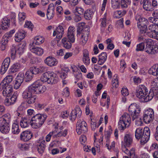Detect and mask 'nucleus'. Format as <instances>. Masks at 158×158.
<instances>
[{
	"label": "nucleus",
	"mask_w": 158,
	"mask_h": 158,
	"mask_svg": "<svg viewBox=\"0 0 158 158\" xmlns=\"http://www.w3.org/2000/svg\"><path fill=\"white\" fill-rule=\"evenodd\" d=\"M141 35L139 37L138 40L140 41H141V42H143L144 44V43H147V42L148 41V40H151L152 39H147L145 38V37L143 36L145 35V34H147L146 33V32L145 33H143V34H141L140 33Z\"/></svg>",
	"instance_id": "nucleus-43"
},
{
	"label": "nucleus",
	"mask_w": 158,
	"mask_h": 158,
	"mask_svg": "<svg viewBox=\"0 0 158 158\" xmlns=\"http://www.w3.org/2000/svg\"><path fill=\"white\" fill-rule=\"evenodd\" d=\"M56 132L55 131H54L50 132L46 137V141L48 142H49L50 140L51 137L52 136L53 137V135H55L54 134L56 133Z\"/></svg>",
	"instance_id": "nucleus-54"
},
{
	"label": "nucleus",
	"mask_w": 158,
	"mask_h": 158,
	"mask_svg": "<svg viewBox=\"0 0 158 158\" xmlns=\"http://www.w3.org/2000/svg\"><path fill=\"white\" fill-rule=\"evenodd\" d=\"M121 93L122 95L124 96H127L129 94L128 90L127 88H122L121 90Z\"/></svg>",
	"instance_id": "nucleus-64"
},
{
	"label": "nucleus",
	"mask_w": 158,
	"mask_h": 158,
	"mask_svg": "<svg viewBox=\"0 0 158 158\" xmlns=\"http://www.w3.org/2000/svg\"><path fill=\"white\" fill-rule=\"evenodd\" d=\"M67 36L68 38V40L73 43L75 41V38L74 34H67Z\"/></svg>",
	"instance_id": "nucleus-61"
},
{
	"label": "nucleus",
	"mask_w": 158,
	"mask_h": 158,
	"mask_svg": "<svg viewBox=\"0 0 158 158\" xmlns=\"http://www.w3.org/2000/svg\"><path fill=\"white\" fill-rule=\"evenodd\" d=\"M12 132L14 134H18L20 132L19 126L17 123H14L13 124L11 128Z\"/></svg>",
	"instance_id": "nucleus-40"
},
{
	"label": "nucleus",
	"mask_w": 158,
	"mask_h": 158,
	"mask_svg": "<svg viewBox=\"0 0 158 158\" xmlns=\"http://www.w3.org/2000/svg\"><path fill=\"white\" fill-rule=\"evenodd\" d=\"M40 80H38L29 87L33 94H39L44 92L46 90V87L40 84Z\"/></svg>",
	"instance_id": "nucleus-7"
},
{
	"label": "nucleus",
	"mask_w": 158,
	"mask_h": 158,
	"mask_svg": "<svg viewBox=\"0 0 158 158\" xmlns=\"http://www.w3.org/2000/svg\"><path fill=\"white\" fill-rule=\"evenodd\" d=\"M144 44L143 42H141L137 44L135 50L137 52L143 51V50H144Z\"/></svg>",
	"instance_id": "nucleus-51"
},
{
	"label": "nucleus",
	"mask_w": 158,
	"mask_h": 158,
	"mask_svg": "<svg viewBox=\"0 0 158 158\" xmlns=\"http://www.w3.org/2000/svg\"><path fill=\"white\" fill-rule=\"evenodd\" d=\"M111 3L113 8H118L120 5V0H111Z\"/></svg>",
	"instance_id": "nucleus-49"
},
{
	"label": "nucleus",
	"mask_w": 158,
	"mask_h": 158,
	"mask_svg": "<svg viewBox=\"0 0 158 158\" xmlns=\"http://www.w3.org/2000/svg\"><path fill=\"white\" fill-rule=\"evenodd\" d=\"M32 134L29 131H23L20 135V138L24 141H27L31 139L32 136Z\"/></svg>",
	"instance_id": "nucleus-15"
},
{
	"label": "nucleus",
	"mask_w": 158,
	"mask_h": 158,
	"mask_svg": "<svg viewBox=\"0 0 158 158\" xmlns=\"http://www.w3.org/2000/svg\"><path fill=\"white\" fill-rule=\"evenodd\" d=\"M151 84V88L150 90H152L154 92V93H156L158 91V78H155L152 80Z\"/></svg>",
	"instance_id": "nucleus-25"
},
{
	"label": "nucleus",
	"mask_w": 158,
	"mask_h": 158,
	"mask_svg": "<svg viewBox=\"0 0 158 158\" xmlns=\"http://www.w3.org/2000/svg\"><path fill=\"white\" fill-rule=\"evenodd\" d=\"M44 41V38L41 36H38L35 38V40L30 45H39L43 43Z\"/></svg>",
	"instance_id": "nucleus-34"
},
{
	"label": "nucleus",
	"mask_w": 158,
	"mask_h": 158,
	"mask_svg": "<svg viewBox=\"0 0 158 158\" xmlns=\"http://www.w3.org/2000/svg\"><path fill=\"white\" fill-rule=\"evenodd\" d=\"M83 61L86 65H88L90 63V59L89 57V52L87 49H85L83 51Z\"/></svg>",
	"instance_id": "nucleus-28"
},
{
	"label": "nucleus",
	"mask_w": 158,
	"mask_h": 158,
	"mask_svg": "<svg viewBox=\"0 0 158 158\" xmlns=\"http://www.w3.org/2000/svg\"><path fill=\"white\" fill-rule=\"evenodd\" d=\"M100 21L101 23V27H105L107 24V21L106 20L105 17H103L100 19Z\"/></svg>",
	"instance_id": "nucleus-60"
},
{
	"label": "nucleus",
	"mask_w": 158,
	"mask_h": 158,
	"mask_svg": "<svg viewBox=\"0 0 158 158\" xmlns=\"http://www.w3.org/2000/svg\"><path fill=\"white\" fill-rule=\"evenodd\" d=\"M126 13V11L125 10L117 11L114 13V17L119 18L125 15Z\"/></svg>",
	"instance_id": "nucleus-44"
},
{
	"label": "nucleus",
	"mask_w": 158,
	"mask_h": 158,
	"mask_svg": "<svg viewBox=\"0 0 158 158\" xmlns=\"http://www.w3.org/2000/svg\"><path fill=\"white\" fill-rule=\"evenodd\" d=\"M62 42L64 47L66 49H69L71 47L72 42L69 41L66 37H64L62 40Z\"/></svg>",
	"instance_id": "nucleus-35"
},
{
	"label": "nucleus",
	"mask_w": 158,
	"mask_h": 158,
	"mask_svg": "<svg viewBox=\"0 0 158 158\" xmlns=\"http://www.w3.org/2000/svg\"><path fill=\"white\" fill-rule=\"evenodd\" d=\"M117 75H114L112 80V85L113 87L116 88L118 86V80L117 78Z\"/></svg>",
	"instance_id": "nucleus-46"
},
{
	"label": "nucleus",
	"mask_w": 158,
	"mask_h": 158,
	"mask_svg": "<svg viewBox=\"0 0 158 158\" xmlns=\"http://www.w3.org/2000/svg\"><path fill=\"white\" fill-rule=\"evenodd\" d=\"M89 35V31H86L83 34L81 38L80 44H81L84 45L86 44L88 40Z\"/></svg>",
	"instance_id": "nucleus-32"
},
{
	"label": "nucleus",
	"mask_w": 158,
	"mask_h": 158,
	"mask_svg": "<svg viewBox=\"0 0 158 158\" xmlns=\"http://www.w3.org/2000/svg\"><path fill=\"white\" fill-rule=\"evenodd\" d=\"M87 130V125L85 121L79 120L76 126V131L77 133L79 135L82 133H85Z\"/></svg>",
	"instance_id": "nucleus-10"
},
{
	"label": "nucleus",
	"mask_w": 158,
	"mask_h": 158,
	"mask_svg": "<svg viewBox=\"0 0 158 158\" xmlns=\"http://www.w3.org/2000/svg\"><path fill=\"white\" fill-rule=\"evenodd\" d=\"M148 89L144 85H139L136 89L135 95L139 99L140 101L142 102H147L151 100L154 96V92L150 90L148 94Z\"/></svg>",
	"instance_id": "nucleus-1"
},
{
	"label": "nucleus",
	"mask_w": 158,
	"mask_h": 158,
	"mask_svg": "<svg viewBox=\"0 0 158 158\" xmlns=\"http://www.w3.org/2000/svg\"><path fill=\"white\" fill-rule=\"evenodd\" d=\"M32 94L33 93L29 86L28 89L24 91L23 93L22 97L24 99H26L32 96Z\"/></svg>",
	"instance_id": "nucleus-33"
},
{
	"label": "nucleus",
	"mask_w": 158,
	"mask_h": 158,
	"mask_svg": "<svg viewBox=\"0 0 158 158\" xmlns=\"http://www.w3.org/2000/svg\"><path fill=\"white\" fill-rule=\"evenodd\" d=\"M33 75L32 73L28 70L26 72L24 76V80L26 82H28L31 81L33 78Z\"/></svg>",
	"instance_id": "nucleus-41"
},
{
	"label": "nucleus",
	"mask_w": 158,
	"mask_h": 158,
	"mask_svg": "<svg viewBox=\"0 0 158 158\" xmlns=\"http://www.w3.org/2000/svg\"><path fill=\"white\" fill-rule=\"evenodd\" d=\"M18 148L22 150H26L28 148V146L27 144L19 143L18 145Z\"/></svg>",
	"instance_id": "nucleus-52"
},
{
	"label": "nucleus",
	"mask_w": 158,
	"mask_h": 158,
	"mask_svg": "<svg viewBox=\"0 0 158 158\" xmlns=\"http://www.w3.org/2000/svg\"><path fill=\"white\" fill-rule=\"evenodd\" d=\"M141 2L143 3V7L145 10L149 11L153 10V9H152L153 6L150 0H141Z\"/></svg>",
	"instance_id": "nucleus-22"
},
{
	"label": "nucleus",
	"mask_w": 158,
	"mask_h": 158,
	"mask_svg": "<svg viewBox=\"0 0 158 158\" xmlns=\"http://www.w3.org/2000/svg\"><path fill=\"white\" fill-rule=\"evenodd\" d=\"M21 67V65L19 63H16L14 64L10 69V72L11 73H14L19 70Z\"/></svg>",
	"instance_id": "nucleus-36"
},
{
	"label": "nucleus",
	"mask_w": 158,
	"mask_h": 158,
	"mask_svg": "<svg viewBox=\"0 0 158 158\" xmlns=\"http://www.w3.org/2000/svg\"><path fill=\"white\" fill-rule=\"evenodd\" d=\"M26 35V32L23 30H19L15 34V40L18 42H19L23 39Z\"/></svg>",
	"instance_id": "nucleus-21"
},
{
	"label": "nucleus",
	"mask_w": 158,
	"mask_h": 158,
	"mask_svg": "<svg viewBox=\"0 0 158 158\" xmlns=\"http://www.w3.org/2000/svg\"><path fill=\"white\" fill-rule=\"evenodd\" d=\"M31 117L27 116L22 118L20 122V125L22 127L26 128L31 124Z\"/></svg>",
	"instance_id": "nucleus-17"
},
{
	"label": "nucleus",
	"mask_w": 158,
	"mask_h": 158,
	"mask_svg": "<svg viewBox=\"0 0 158 158\" xmlns=\"http://www.w3.org/2000/svg\"><path fill=\"white\" fill-rule=\"evenodd\" d=\"M93 12L90 10L88 9L85 10L84 13V16L87 20H90L92 19L93 15Z\"/></svg>",
	"instance_id": "nucleus-38"
},
{
	"label": "nucleus",
	"mask_w": 158,
	"mask_h": 158,
	"mask_svg": "<svg viewBox=\"0 0 158 158\" xmlns=\"http://www.w3.org/2000/svg\"><path fill=\"white\" fill-rule=\"evenodd\" d=\"M10 63V59L6 58L4 59L1 66L0 72L2 74L4 73L7 70Z\"/></svg>",
	"instance_id": "nucleus-16"
},
{
	"label": "nucleus",
	"mask_w": 158,
	"mask_h": 158,
	"mask_svg": "<svg viewBox=\"0 0 158 158\" xmlns=\"http://www.w3.org/2000/svg\"><path fill=\"white\" fill-rule=\"evenodd\" d=\"M9 124H6L0 127V131L3 133L7 134L10 131Z\"/></svg>",
	"instance_id": "nucleus-39"
},
{
	"label": "nucleus",
	"mask_w": 158,
	"mask_h": 158,
	"mask_svg": "<svg viewBox=\"0 0 158 158\" xmlns=\"http://www.w3.org/2000/svg\"><path fill=\"white\" fill-rule=\"evenodd\" d=\"M17 97L16 94L14 93L10 98H6L4 100V103L6 105L9 106L11 105L16 102Z\"/></svg>",
	"instance_id": "nucleus-23"
},
{
	"label": "nucleus",
	"mask_w": 158,
	"mask_h": 158,
	"mask_svg": "<svg viewBox=\"0 0 158 158\" xmlns=\"http://www.w3.org/2000/svg\"><path fill=\"white\" fill-rule=\"evenodd\" d=\"M123 142V143L125 144L124 147H125V146L127 147L130 146L133 142L131 135L129 134L125 135L124 137Z\"/></svg>",
	"instance_id": "nucleus-27"
},
{
	"label": "nucleus",
	"mask_w": 158,
	"mask_h": 158,
	"mask_svg": "<svg viewBox=\"0 0 158 158\" xmlns=\"http://www.w3.org/2000/svg\"><path fill=\"white\" fill-rule=\"evenodd\" d=\"M53 11L48 10L47 13V16L48 19H51L53 17Z\"/></svg>",
	"instance_id": "nucleus-62"
},
{
	"label": "nucleus",
	"mask_w": 158,
	"mask_h": 158,
	"mask_svg": "<svg viewBox=\"0 0 158 158\" xmlns=\"http://www.w3.org/2000/svg\"><path fill=\"white\" fill-rule=\"evenodd\" d=\"M154 117V111L152 109L149 108L144 112L143 119L144 122L149 123L153 120Z\"/></svg>",
	"instance_id": "nucleus-9"
},
{
	"label": "nucleus",
	"mask_w": 158,
	"mask_h": 158,
	"mask_svg": "<svg viewBox=\"0 0 158 158\" xmlns=\"http://www.w3.org/2000/svg\"><path fill=\"white\" fill-rule=\"evenodd\" d=\"M136 19L138 21L137 26L139 30L140 33L141 34L145 33L146 31L147 24L148 22V20L145 18L141 17H139L138 19L136 17Z\"/></svg>",
	"instance_id": "nucleus-8"
},
{
	"label": "nucleus",
	"mask_w": 158,
	"mask_h": 158,
	"mask_svg": "<svg viewBox=\"0 0 158 158\" xmlns=\"http://www.w3.org/2000/svg\"><path fill=\"white\" fill-rule=\"evenodd\" d=\"M135 137L136 139H140L142 145L145 144L149 140L150 136V131L148 127H145L143 130L140 127L136 129L135 131Z\"/></svg>",
	"instance_id": "nucleus-2"
},
{
	"label": "nucleus",
	"mask_w": 158,
	"mask_h": 158,
	"mask_svg": "<svg viewBox=\"0 0 158 158\" xmlns=\"http://www.w3.org/2000/svg\"><path fill=\"white\" fill-rule=\"evenodd\" d=\"M57 36L56 38L59 39L62 37L64 34V28L63 26L59 25L56 28Z\"/></svg>",
	"instance_id": "nucleus-30"
},
{
	"label": "nucleus",
	"mask_w": 158,
	"mask_h": 158,
	"mask_svg": "<svg viewBox=\"0 0 158 158\" xmlns=\"http://www.w3.org/2000/svg\"><path fill=\"white\" fill-rule=\"evenodd\" d=\"M24 27H27L32 31L33 27V25L31 21H26L24 25Z\"/></svg>",
	"instance_id": "nucleus-55"
},
{
	"label": "nucleus",
	"mask_w": 158,
	"mask_h": 158,
	"mask_svg": "<svg viewBox=\"0 0 158 158\" xmlns=\"http://www.w3.org/2000/svg\"><path fill=\"white\" fill-rule=\"evenodd\" d=\"M19 47L18 46H13L11 50V57L12 59H14L15 57V55L16 53L19 54L20 52L19 51Z\"/></svg>",
	"instance_id": "nucleus-31"
},
{
	"label": "nucleus",
	"mask_w": 158,
	"mask_h": 158,
	"mask_svg": "<svg viewBox=\"0 0 158 158\" xmlns=\"http://www.w3.org/2000/svg\"><path fill=\"white\" fill-rule=\"evenodd\" d=\"M128 111L132 117V121L137 118L140 111V108L139 105L136 103L131 104L128 108Z\"/></svg>",
	"instance_id": "nucleus-6"
},
{
	"label": "nucleus",
	"mask_w": 158,
	"mask_h": 158,
	"mask_svg": "<svg viewBox=\"0 0 158 158\" xmlns=\"http://www.w3.org/2000/svg\"><path fill=\"white\" fill-rule=\"evenodd\" d=\"M2 117L6 124H9L11 120V116L10 114L7 113L2 115Z\"/></svg>",
	"instance_id": "nucleus-45"
},
{
	"label": "nucleus",
	"mask_w": 158,
	"mask_h": 158,
	"mask_svg": "<svg viewBox=\"0 0 158 158\" xmlns=\"http://www.w3.org/2000/svg\"><path fill=\"white\" fill-rule=\"evenodd\" d=\"M59 78L54 72L48 71L44 73L41 77L40 80L43 82H47L49 84H55L58 81Z\"/></svg>",
	"instance_id": "nucleus-3"
},
{
	"label": "nucleus",
	"mask_w": 158,
	"mask_h": 158,
	"mask_svg": "<svg viewBox=\"0 0 158 158\" xmlns=\"http://www.w3.org/2000/svg\"><path fill=\"white\" fill-rule=\"evenodd\" d=\"M29 48L32 52L38 56H41L44 53L43 48L40 47H35V45H29Z\"/></svg>",
	"instance_id": "nucleus-20"
},
{
	"label": "nucleus",
	"mask_w": 158,
	"mask_h": 158,
	"mask_svg": "<svg viewBox=\"0 0 158 158\" xmlns=\"http://www.w3.org/2000/svg\"><path fill=\"white\" fill-rule=\"evenodd\" d=\"M74 75L77 80V81L75 82V83H76L79 80L82 78V74L80 72H76Z\"/></svg>",
	"instance_id": "nucleus-57"
},
{
	"label": "nucleus",
	"mask_w": 158,
	"mask_h": 158,
	"mask_svg": "<svg viewBox=\"0 0 158 158\" xmlns=\"http://www.w3.org/2000/svg\"><path fill=\"white\" fill-rule=\"evenodd\" d=\"M154 44L155 43L152 40H148L146 43L145 48H144L145 52L149 54H152L153 47Z\"/></svg>",
	"instance_id": "nucleus-19"
},
{
	"label": "nucleus",
	"mask_w": 158,
	"mask_h": 158,
	"mask_svg": "<svg viewBox=\"0 0 158 158\" xmlns=\"http://www.w3.org/2000/svg\"><path fill=\"white\" fill-rule=\"evenodd\" d=\"M75 10V12L74 13L82 16L83 15L84 13L85 12L83 8L78 6L76 7Z\"/></svg>",
	"instance_id": "nucleus-48"
},
{
	"label": "nucleus",
	"mask_w": 158,
	"mask_h": 158,
	"mask_svg": "<svg viewBox=\"0 0 158 158\" xmlns=\"http://www.w3.org/2000/svg\"><path fill=\"white\" fill-rule=\"evenodd\" d=\"M47 117L46 115H42L40 114H37L32 117H31V125L34 128H38L44 123Z\"/></svg>",
	"instance_id": "nucleus-4"
},
{
	"label": "nucleus",
	"mask_w": 158,
	"mask_h": 158,
	"mask_svg": "<svg viewBox=\"0 0 158 158\" xmlns=\"http://www.w3.org/2000/svg\"><path fill=\"white\" fill-rule=\"evenodd\" d=\"M157 66L153 65L148 70V72L150 74L154 76H157Z\"/></svg>",
	"instance_id": "nucleus-47"
},
{
	"label": "nucleus",
	"mask_w": 158,
	"mask_h": 158,
	"mask_svg": "<svg viewBox=\"0 0 158 158\" xmlns=\"http://www.w3.org/2000/svg\"><path fill=\"white\" fill-rule=\"evenodd\" d=\"M67 133V130H65L63 132L60 131L57 134H54L53 135V138L59 137L62 136H65L66 135Z\"/></svg>",
	"instance_id": "nucleus-50"
},
{
	"label": "nucleus",
	"mask_w": 158,
	"mask_h": 158,
	"mask_svg": "<svg viewBox=\"0 0 158 158\" xmlns=\"http://www.w3.org/2000/svg\"><path fill=\"white\" fill-rule=\"evenodd\" d=\"M39 73H41L45 71L47 69L46 68L43 66H41L38 67Z\"/></svg>",
	"instance_id": "nucleus-63"
},
{
	"label": "nucleus",
	"mask_w": 158,
	"mask_h": 158,
	"mask_svg": "<svg viewBox=\"0 0 158 158\" xmlns=\"http://www.w3.org/2000/svg\"><path fill=\"white\" fill-rule=\"evenodd\" d=\"M122 151L127 155L123 156V158H137L135 154V149L134 148H132L129 150L124 146L122 148Z\"/></svg>",
	"instance_id": "nucleus-12"
},
{
	"label": "nucleus",
	"mask_w": 158,
	"mask_h": 158,
	"mask_svg": "<svg viewBox=\"0 0 158 158\" xmlns=\"http://www.w3.org/2000/svg\"><path fill=\"white\" fill-rule=\"evenodd\" d=\"M131 119L129 114L124 113L120 118L118 122V128L121 131H123L128 127L131 123Z\"/></svg>",
	"instance_id": "nucleus-5"
},
{
	"label": "nucleus",
	"mask_w": 158,
	"mask_h": 158,
	"mask_svg": "<svg viewBox=\"0 0 158 158\" xmlns=\"http://www.w3.org/2000/svg\"><path fill=\"white\" fill-rule=\"evenodd\" d=\"M45 63L49 66H54L58 64L57 60L54 57L49 56L48 57L44 60Z\"/></svg>",
	"instance_id": "nucleus-18"
},
{
	"label": "nucleus",
	"mask_w": 158,
	"mask_h": 158,
	"mask_svg": "<svg viewBox=\"0 0 158 158\" xmlns=\"http://www.w3.org/2000/svg\"><path fill=\"white\" fill-rule=\"evenodd\" d=\"M24 75L22 74H19L18 76H17L16 78V82H18V83H22L23 82L24 80L23 78Z\"/></svg>",
	"instance_id": "nucleus-53"
},
{
	"label": "nucleus",
	"mask_w": 158,
	"mask_h": 158,
	"mask_svg": "<svg viewBox=\"0 0 158 158\" xmlns=\"http://www.w3.org/2000/svg\"><path fill=\"white\" fill-rule=\"evenodd\" d=\"M158 26V25L157 26V27ZM147 33L148 36L152 38H156L157 40H158V31H156L155 30L153 31H148Z\"/></svg>",
	"instance_id": "nucleus-42"
},
{
	"label": "nucleus",
	"mask_w": 158,
	"mask_h": 158,
	"mask_svg": "<svg viewBox=\"0 0 158 158\" xmlns=\"http://www.w3.org/2000/svg\"><path fill=\"white\" fill-rule=\"evenodd\" d=\"M39 5L38 2H30L29 3V6L31 8H35L37 7Z\"/></svg>",
	"instance_id": "nucleus-59"
},
{
	"label": "nucleus",
	"mask_w": 158,
	"mask_h": 158,
	"mask_svg": "<svg viewBox=\"0 0 158 158\" xmlns=\"http://www.w3.org/2000/svg\"><path fill=\"white\" fill-rule=\"evenodd\" d=\"M10 19H8L6 17H5L3 19L2 21V29H5L9 27L10 25Z\"/></svg>",
	"instance_id": "nucleus-37"
},
{
	"label": "nucleus",
	"mask_w": 158,
	"mask_h": 158,
	"mask_svg": "<svg viewBox=\"0 0 158 158\" xmlns=\"http://www.w3.org/2000/svg\"><path fill=\"white\" fill-rule=\"evenodd\" d=\"M45 140L42 139L39 140L37 144L38 151L40 154H42L44 152L45 147Z\"/></svg>",
	"instance_id": "nucleus-26"
},
{
	"label": "nucleus",
	"mask_w": 158,
	"mask_h": 158,
	"mask_svg": "<svg viewBox=\"0 0 158 158\" xmlns=\"http://www.w3.org/2000/svg\"><path fill=\"white\" fill-rule=\"evenodd\" d=\"M29 70L33 75V74H39L38 68L36 67H31Z\"/></svg>",
	"instance_id": "nucleus-56"
},
{
	"label": "nucleus",
	"mask_w": 158,
	"mask_h": 158,
	"mask_svg": "<svg viewBox=\"0 0 158 158\" xmlns=\"http://www.w3.org/2000/svg\"><path fill=\"white\" fill-rule=\"evenodd\" d=\"M81 16L82 15H80L74 13L73 17V19L74 21L76 22H78L80 21L81 19Z\"/></svg>",
	"instance_id": "nucleus-58"
},
{
	"label": "nucleus",
	"mask_w": 158,
	"mask_h": 158,
	"mask_svg": "<svg viewBox=\"0 0 158 158\" xmlns=\"http://www.w3.org/2000/svg\"><path fill=\"white\" fill-rule=\"evenodd\" d=\"M107 54L106 52H103L98 56V63L99 65L102 64L106 61L107 59Z\"/></svg>",
	"instance_id": "nucleus-29"
},
{
	"label": "nucleus",
	"mask_w": 158,
	"mask_h": 158,
	"mask_svg": "<svg viewBox=\"0 0 158 158\" xmlns=\"http://www.w3.org/2000/svg\"><path fill=\"white\" fill-rule=\"evenodd\" d=\"M12 80V76H7L0 84V91L2 90L6 85H11Z\"/></svg>",
	"instance_id": "nucleus-14"
},
{
	"label": "nucleus",
	"mask_w": 158,
	"mask_h": 158,
	"mask_svg": "<svg viewBox=\"0 0 158 158\" xmlns=\"http://www.w3.org/2000/svg\"><path fill=\"white\" fill-rule=\"evenodd\" d=\"M36 99V97L33 95L27 98L26 101L22 102L21 105L19 107L18 111L19 110H23L28 107L29 104H32L35 102Z\"/></svg>",
	"instance_id": "nucleus-11"
},
{
	"label": "nucleus",
	"mask_w": 158,
	"mask_h": 158,
	"mask_svg": "<svg viewBox=\"0 0 158 158\" xmlns=\"http://www.w3.org/2000/svg\"><path fill=\"white\" fill-rule=\"evenodd\" d=\"M3 90V95L5 96L9 97L12 92V86L11 85H6Z\"/></svg>",
	"instance_id": "nucleus-24"
},
{
	"label": "nucleus",
	"mask_w": 158,
	"mask_h": 158,
	"mask_svg": "<svg viewBox=\"0 0 158 158\" xmlns=\"http://www.w3.org/2000/svg\"><path fill=\"white\" fill-rule=\"evenodd\" d=\"M81 114V111L78 106H77L75 109L71 111L70 116V119L74 120L76 118H80Z\"/></svg>",
	"instance_id": "nucleus-13"
}]
</instances>
